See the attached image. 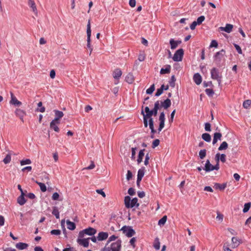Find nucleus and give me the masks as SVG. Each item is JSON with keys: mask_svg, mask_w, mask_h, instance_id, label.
<instances>
[{"mask_svg": "<svg viewBox=\"0 0 251 251\" xmlns=\"http://www.w3.org/2000/svg\"><path fill=\"white\" fill-rule=\"evenodd\" d=\"M141 114L143 116L144 126L147 127L148 126V119L152 118V116H153L151 110L148 106H146L145 109L143 110V106H142Z\"/></svg>", "mask_w": 251, "mask_h": 251, "instance_id": "1", "label": "nucleus"}, {"mask_svg": "<svg viewBox=\"0 0 251 251\" xmlns=\"http://www.w3.org/2000/svg\"><path fill=\"white\" fill-rule=\"evenodd\" d=\"M125 206L127 208H133L134 206L138 207L139 203H138V199L134 198L131 200L129 196H126L124 199Z\"/></svg>", "mask_w": 251, "mask_h": 251, "instance_id": "2", "label": "nucleus"}, {"mask_svg": "<svg viewBox=\"0 0 251 251\" xmlns=\"http://www.w3.org/2000/svg\"><path fill=\"white\" fill-rule=\"evenodd\" d=\"M122 241L118 239L115 242L112 243L110 247L106 245L103 249V251H120L121 249Z\"/></svg>", "mask_w": 251, "mask_h": 251, "instance_id": "3", "label": "nucleus"}, {"mask_svg": "<svg viewBox=\"0 0 251 251\" xmlns=\"http://www.w3.org/2000/svg\"><path fill=\"white\" fill-rule=\"evenodd\" d=\"M211 77L214 80H216L219 85H220L222 81V75L220 73L218 69L216 68H213L210 71Z\"/></svg>", "mask_w": 251, "mask_h": 251, "instance_id": "4", "label": "nucleus"}, {"mask_svg": "<svg viewBox=\"0 0 251 251\" xmlns=\"http://www.w3.org/2000/svg\"><path fill=\"white\" fill-rule=\"evenodd\" d=\"M226 51L222 49L219 51L217 52L214 56V60L215 64L218 66H220V63L221 62L222 58L224 57Z\"/></svg>", "mask_w": 251, "mask_h": 251, "instance_id": "5", "label": "nucleus"}, {"mask_svg": "<svg viewBox=\"0 0 251 251\" xmlns=\"http://www.w3.org/2000/svg\"><path fill=\"white\" fill-rule=\"evenodd\" d=\"M121 230L128 237H131L135 234V230L130 226H123Z\"/></svg>", "mask_w": 251, "mask_h": 251, "instance_id": "6", "label": "nucleus"}, {"mask_svg": "<svg viewBox=\"0 0 251 251\" xmlns=\"http://www.w3.org/2000/svg\"><path fill=\"white\" fill-rule=\"evenodd\" d=\"M184 55V50L182 49L177 50L175 53L173 59L175 62L181 61Z\"/></svg>", "mask_w": 251, "mask_h": 251, "instance_id": "7", "label": "nucleus"}, {"mask_svg": "<svg viewBox=\"0 0 251 251\" xmlns=\"http://www.w3.org/2000/svg\"><path fill=\"white\" fill-rule=\"evenodd\" d=\"M11 100L9 101L10 104L19 107L22 105V102L18 100L12 92H10Z\"/></svg>", "mask_w": 251, "mask_h": 251, "instance_id": "8", "label": "nucleus"}, {"mask_svg": "<svg viewBox=\"0 0 251 251\" xmlns=\"http://www.w3.org/2000/svg\"><path fill=\"white\" fill-rule=\"evenodd\" d=\"M15 114L17 117H18L21 121L24 123V117L26 114V112L20 108H17L15 111Z\"/></svg>", "mask_w": 251, "mask_h": 251, "instance_id": "9", "label": "nucleus"}, {"mask_svg": "<svg viewBox=\"0 0 251 251\" xmlns=\"http://www.w3.org/2000/svg\"><path fill=\"white\" fill-rule=\"evenodd\" d=\"M90 238H84V239H80L78 238L77 239V242L80 245L82 246L85 248H87L89 246V240Z\"/></svg>", "mask_w": 251, "mask_h": 251, "instance_id": "10", "label": "nucleus"}, {"mask_svg": "<svg viewBox=\"0 0 251 251\" xmlns=\"http://www.w3.org/2000/svg\"><path fill=\"white\" fill-rule=\"evenodd\" d=\"M232 248H237L240 244L242 243V240L238 239L237 237H233L231 239Z\"/></svg>", "mask_w": 251, "mask_h": 251, "instance_id": "11", "label": "nucleus"}, {"mask_svg": "<svg viewBox=\"0 0 251 251\" xmlns=\"http://www.w3.org/2000/svg\"><path fill=\"white\" fill-rule=\"evenodd\" d=\"M87 43H91V24L90 20L88 21V24L87 25Z\"/></svg>", "mask_w": 251, "mask_h": 251, "instance_id": "12", "label": "nucleus"}, {"mask_svg": "<svg viewBox=\"0 0 251 251\" xmlns=\"http://www.w3.org/2000/svg\"><path fill=\"white\" fill-rule=\"evenodd\" d=\"M108 237V233L106 232H100L98 234L97 239L99 241H103L106 240Z\"/></svg>", "mask_w": 251, "mask_h": 251, "instance_id": "13", "label": "nucleus"}, {"mask_svg": "<svg viewBox=\"0 0 251 251\" xmlns=\"http://www.w3.org/2000/svg\"><path fill=\"white\" fill-rule=\"evenodd\" d=\"M83 231H84L85 234L86 235L93 236L96 233L97 230L93 227H89L87 228L84 229Z\"/></svg>", "mask_w": 251, "mask_h": 251, "instance_id": "14", "label": "nucleus"}, {"mask_svg": "<svg viewBox=\"0 0 251 251\" xmlns=\"http://www.w3.org/2000/svg\"><path fill=\"white\" fill-rule=\"evenodd\" d=\"M160 102L161 106L163 107L165 109H167L171 105V101L169 98Z\"/></svg>", "mask_w": 251, "mask_h": 251, "instance_id": "15", "label": "nucleus"}, {"mask_svg": "<svg viewBox=\"0 0 251 251\" xmlns=\"http://www.w3.org/2000/svg\"><path fill=\"white\" fill-rule=\"evenodd\" d=\"M203 169L206 172H209L213 171V165L210 163L209 160L207 159L206 160Z\"/></svg>", "mask_w": 251, "mask_h": 251, "instance_id": "16", "label": "nucleus"}, {"mask_svg": "<svg viewBox=\"0 0 251 251\" xmlns=\"http://www.w3.org/2000/svg\"><path fill=\"white\" fill-rule=\"evenodd\" d=\"M193 80L197 85H200L202 81V77L199 73H196L193 76Z\"/></svg>", "mask_w": 251, "mask_h": 251, "instance_id": "17", "label": "nucleus"}, {"mask_svg": "<svg viewBox=\"0 0 251 251\" xmlns=\"http://www.w3.org/2000/svg\"><path fill=\"white\" fill-rule=\"evenodd\" d=\"M122 75V72L119 68L116 69L113 73V76L116 79H119Z\"/></svg>", "mask_w": 251, "mask_h": 251, "instance_id": "18", "label": "nucleus"}, {"mask_svg": "<svg viewBox=\"0 0 251 251\" xmlns=\"http://www.w3.org/2000/svg\"><path fill=\"white\" fill-rule=\"evenodd\" d=\"M233 28V25L227 24L225 27H220V29L221 31H224L226 32V33H230L232 31V29Z\"/></svg>", "mask_w": 251, "mask_h": 251, "instance_id": "19", "label": "nucleus"}, {"mask_svg": "<svg viewBox=\"0 0 251 251\" xmlns=\"http://www.w3.org/2000/svg\"><path fill=\"white\" fill-rule=\"evenodd\" d=\"M125 80L128 84H132L134 80L133 74L131 73H128L126 76Z\"/></svg>", "mask_w": 251, "mask_h": 251, "instance_id": "20", "label": "nucleus"}, {"mask_svg": "<svg viewBox=\"0 0 251 251\" xmlns=\"http://www.w3.org/2000/svg\"><path fill=\"white\" fill-rule=\"evenodd\" d=\"M145 151V149L141 150L138 153V158L137 159V161L138 164L141 163L143 161V158L145 155L144 151Z\"/></svg>", "mask_w": 251, "mask_h": 251, "instance_id": "21", "label": "nucleus"}, {"mask_svg": "<svg viewBox=\"0 0 251 251\" xmlns=\"http://www.w3.org/2000/svg\"><path fill=\"white\" fill-rule=\"evenodd\" d=\"M15 246L18 249L23 250L26 249L28 247V245L26 243L19 242L17 243Z\"/></svg>", "mask_w": 251, "mask_h": 251, "instance_id": "22", "label": "nucleus"}, {"mask_svg": "<svg viewBox=\"0 0 251 251\" xmlns=\"http://www.w3.org/2000/svg\"><path fill=\"white\" fill-rule=\"evenodd\" d=\"M66 224L67 225V228L70 230H73L76 227L75 223L70 221L69 220H67L66 221Z\"/></svg>", "mask_w": 251, "mask_h": 251, "instance_id": "23", "label": "nucleus"}, {"mask_svg": "<svg viewBox=\"0 0 251 251\" xmlns=\"http://www.w3.org/2000/svg\"><path fill=\"white\" fill-rule=\"evenodd\" d=\"M28 5L32 8L33 12L35 13H37V9L35 3L33 0H28Z\"/></svg>", "mask_w": 251, "mask_h": 251, "instance_id": "24", "label": "nucleus"}, {"mask_svg": "<svg viewBox=\"0 0 251 251\" xmlns=\"http://www.w3.org/2000/svg\"><path fill=\"white\" fill-rule=\"evenodd\" d=\"M171 67L170 65H166L165 69L161 68L160 71V73L161 75L169 74L170 73Z\"/></svg>", "mask_w": 251, "mask_h": 251, "instance_id": "25", "label": "nucleus"}, {"mask_svg": "<svg viewBox=\"0 0 251 251\" xmlns=\"http://www.w3.org/2000/svg\"><path fill=\"white\" fill-rule=\"evenodd\" d=\"M214 187L216 189H219L220 190L222 191L224 190L226 187V183H224L223 184H220L216 183H215Z\"/></svg>", "mask_w": 251, "mask_h": 251, "instance_id": "26", "label": "nucleus"}, {"mask_svg": "<svg viewBox=\"0 0 251 251\" xmlns=\"http://www.w3.org/2000/svg\"><path fill=\"white\" fill-rule=\"evenodd\" d=\"M201 138L207 142H210L211 140V135L208 133H203L201 135Z\"/></svg>", "mask_w": 251, "mask_h": 251, "instance_id": "27", "label": "nucleus"}, {"mask_svg": "<svg viewBox=\"0 0 251 251\" xmlns=\"http://www.w3.org/2000/svg\"><path fill=\"white\" fill-rule=\"evenodd\" d=\"M26 202V200L23 195H20L17 199V202L20 205H23Z\"/></svg>", "mask_w": 251, "mask_h": 251, "instance_id": "28", "label": "nucleus"}, {"mask_svg": "<svg viewBox=\"0 0 251 251\" xmlns=\"http://www.w3.org/2000/svg\"><path fill=\"white\" fill-rule=\"evenodd\" d=\"M170 44L171 46V49L172 50L176 49L178 46L177 44L176 43V40L172 38L170 40Z\"/></svg>", "mask_w": 251, "mask_h": 251, "instance_id": "29", "label": "nucleus"}, {"mask_svg": "<svg viewBox=\"0 0 251 251\" xmlns=\"http://www.w3.org/2000/svg\"><path fill=\"white\" fill-rule=\"evenodd\" d=\"M52 214L55 216L56 219L59 218V212L58 211V208L56 206L53 207Z\"/></svg>", "mask_w": 251, "mask_h": 251, "instance_id": "30", "label": "nucleus"}, {"mask_svg": "<svg viewBox=\"0 0 251 251\" xmlns=\"http://www.w3.org/2000/svg\"><path fill=\"white\" fill-rule=\"evenodd\" d=\"M167 220V216L166 215H164L162 218H161L158 222V225L160 226H164L166 223Z\"/></svg>", "mask_w": 251, "mask_h": 251, "instance_id": "31", "label": "nucleus"}, {"mask_svg": "<svg viewBox=\"0 0 251 251\" xmlns=\"http://www.w3.org/2000/svg\"><path fill=\"white\" fill-rule=\"evenodd\" d=\"M145 168L144 167H142L141 169H140L138 171L137 176L139 177L143 178L145 175Z\"/></svg>", "mask_w": 251, "mask_h": 251, "instance_id": "32", "label": "nucleus"}, {"mask_svg": "<svg viewBox=\"0 0 251 251\" xmlns=\"http://www.w3.org/2000/svg\"><path fill=\"white\" fill-rule=\"evenodd\" d=\"M54 112L55 113V118L60 119L64 116L63 112L57 110H54Z\"/></svg>", "mask_w": 251, "mask_h": 251, "instance_id": "33", "label": "nucleus"}, {"mask_svg": "<svg viewBox=\"0 0 251 251\" xmlns=\"http://www.w3.org/2000/svg\"><path fill=\"white\" fill-rule=\"evenodd\" d=\"M36 183L40 186V189L42 192H45L47 191V187L44 183L39 182L37 181H36Z\"/></svg>", "mask_w": 251, "mask_h": 251, "instance_id": "34", "label": "nucleus"}, {"mask_svg": "<svg viewBox=\"0 0 251 251\" xmlns=\"http://www.w3.org/2000/svg\"><path fill=\"white\" fill-rule=\"evenodd\" d=\"M153 247L156 250H158L160 249V242L158 238H156L154 240Z\"/></svg>", "mask_w": 251, "mask_h": 251, "instance_id": "35", "label": "nucleus"}, {"mask_svg": "<svg viewBox=\"0 0 251 251\" xmlns=\"http://www.w3.org/2000/svg\"><path fill=\"white\" fill-rule=\"evenodd\" d=\"M176 81V79L175 76L174 75H173L171 77V79L169 81V84L171 87L174 88L175 87Z\"/></svg>", "mask_w": 251, "mask_h": 251, "instance_id": "36", "label": "nucleus"}, {"mask_svg": "<svg viewBox=\"0 0 251 251\" xmlns=\"http://www.w3.org/2000/svg\"><path fill=\"white\" fill-rule=\"evenodd\" d=\"M50 128L51 129L54 130L55 132H59V128L57 126V124H56L53 123H50Z\"/></svg>", "mask_w": 251, "mask_h": 251, "instance_id": "37", "label": "nucleus"}, {"mask_svg": "<svg viewBox=\"0 0 251 251\" xmlns=\"http://www.w3.org/2000/svg\"><path fill=\"white\" fill-rule=\"evenodd\" d=\"M228 148V144L226 141H224L220 145V147L218 148L219 151H222L224 150H226Z\"/></svg>", "mask_w": 251, "mask_h": 251, "instance_id": "38", "label": "nucleus"}, {"mask_svg": "<svg viewBox=\"0 0 251 251\" xmlns=\"http://www.w3.org/2000/svg\"><path fill=\"white\" fill-rule=\"evenodd\" d=\"M163 87H164V84H162L160 88H158L157 89V91L155 94V97H159V96H160L163 92Z\"/></svg>", "mask_w": 251, "mask_h": 251, "instance_id": "39", "label": "nucleus"}, {"mask_svg": "<svg viewBox=\"0 0 251 251\" xmlns=\"http://www.w3.org/2000/svg\"><path fill=\"white\" fill-rule=\"evenodd\" d=\"M199 155L201 159H203L206 155V150L205 149L201 150L199 151Z\"/></svg>", "mask_w": 251, "mask_h": 251, "instance_id": "40", "label": "nucleus"}, {"mask_svg": "<svg viewBox=\"0 0 251 251\" xmlns=\"http://www.w3.org/2000/svg\"><path fill=\"white\" fill-rule=\"evenodd\" d=\"M251 206V202H247L244 205V208L243 209V212L244 213L247 212L249 209H250Z\"/></svg>", "mask_w": 251, "mask_h": 251, "instance_id": "41", "label": "nucleus"}, {"mask_svg": "<svg viewBox=\"0 0 251 251\" xmlns=\"http://www.w3.org/2000/svg\"><path fill=\"white\" fill-rule=\"evenodd\" d=\"M155 90V86H154V84H153L152 85H151L150 87L149 88H148L147 90H146V93L147 94H152V93L153 92V91H154Z\"/></svg>", "mask_w": 251, "mask_h": 251, "instance_id": "42", "label": "nucleus"}, {"mask_svg": "<svg viewBox=\"0 0 251 251\" xmlns=\"http://www.w3.org/2000/svg\"><path fill=\"white\" fill-rule=\"evenodd\" d=\"M251 105V100H245L243 104V107L246 109L248 108Z\"/></svg>", "mask_w": 251, "mask_h": 251, "instance_id": "43", "label": "nucleus"}, {"mask_svg": "<svg viewBox=\"0 0 251 251\" xmlns=\"http://www.w3.org/2000/svg\"><path fill=\"white\" fill-rule=\"evenodd\" d=\"M11 155L10 154H7L3 159V161L4 163V164H7L10 163V162L11 161Z\"/></svg>", "mask_w": 251, "mask_h": 251, "instance_id": "44", "label": "nucleus"}, {"mask_svg": "<svg viewBox=\"0 0 251 251\" xmlns=\"http://www.w3.org/2000/svg\"><path fill=\"white\" fill-rule=\"evenodd\" d=\"M205 92L209 97H212L214 94V92L212 89L207 88L205 90Z\"/></svg>", "mask_w": 251, "mask_h": 251, "instance_id": "45", "label": "nucleus"}, {"mask_svg": "<svg viewBox=\"0 0 251 251\" xmlns=\"http://www.w3.org/2000/svg\"><path fill=\"white\" fill-rule=\"evenodd\" d=\"M165 120H161L159 121V125L158 129V132H159L162 130V129L164 128L165 126Z\"/></svg>", "mask_w": 251, "mask_h": 251, "instance_id": "46", "label": "nucleus"}, {"mask_svg": "<svg viewBox=\"0 0 251 251\" xmlns=\"http://www.w3.org/2000/svg\"><path fill=\"white\" fill-rule=\"evenodd\" d=\"M205 20V17L204 16H201L197 19L196 21L198 25H201Z\"/></svg>", "mask_w": 251, "mask_h": 251, "instance_id": "47", "label": "nucleus"}, {"mask_svg": "<svg viewBox=\"0 0 251 251\" xmlns=\"http://www.w3.org/2000/svg\"><path fill=\"white\" fill-rule=\"evenodd\" d=\"M118 238V237L115 236V235H113L112 236H111L109 238H108V240L106 244V246H107L109 243H110V242H111V241H114L116 239Z\"/></svg>", "mask_w": 251, "mask_h": 251, "instance_id": "48", "label": "nucleus"}, {"mask_svg": "<svg viewBox=\"0 0 251 251\" xmlns=\"http://www.w3.org/2000/svg\"><path fill=\"white\" fill-rule=\"evenodd\" d=\"M222 137V133L220 132H215L213 135V137L214 138V139H216L217 140H221Z\"/></svg>", "mask_w": 251, "mask_h": 251, "instance_id": "49", "label": "nucleus"}, {"mask_svg": "<svg viewBox=\"0 0 251 251\" xmlns=\"http://www.w3.org/2000/svg\"><path fill=\"white\" fill-rule=\"evenodd\" d=\"M159 143H160V140L158 139H155L153 142H152V148L153 149H154L155 148H156V147H157L159 145Z\"/></svg>", "mask_w": 251, "mask_h": 251, "instance_id": "50", "label": "nucleus"}, {"mask_svg": "<svg viewBox=\"0 0 251 251\" xmlns=\"http://www.w3.org/2000/svg\"><path fill=\"white\" fill-rule=\"evenodd\" d=\"M176 109H174L172 112V113H171V115H170V117L169 118V122L170 123H172L173 122V121H174V116H175V114L176 113Z\"/></svg>", "mask_w": 251, "mask_h": 251, "instance_id": "51", "label": "nucleus"}, {"mask_svg": "<svg viewBox=\"0 0 251 251\" xmlns=\"http://www.w3.org/2000/svg\"><path fill=\"white\" fill-rule=\"evenodd\" d=\"M31 161L29 159H26L25 160H22L20 161V163L21 165H25L26 164H31Z\"/></svg>", "mask_w": 251, "mask_h": 251, "instance_id": "52", "label": "nucleus"}, {"mask_svg": "<svg viewBox=\"0 0 251 251\" xmlns=\"http://www.w3.org/2000/svg\"><path fill=\"white\" fill-rule=\"evenodd\" d=\"M137 150V148H132L131 149V158L132 160H134L135 158V154H136V151Z\"/></svg>", "mask_w": 251, "mask_h": 251, "instance_id": "53", "label": "nucleus"}, {"mask_svg": "<svg viewBox=\"0 0 251 251\" xmlns=\"http://www.w3.org/2000/svg\"><path fill=\"white\" fill-rule=\"evenodd\" d=\"M154 108L157 109L158 110H159L161 108H162V106H161V102H160L159 100H157L154 105Z\"/></svg>", "mask_w": 251, "mask_h": 251, "instance_id": "54", "label": "nucleus"}, {"mask_svg": "<svg viewBox=\"0 0 251 251\" xmlns=\"http://www.w3.org/2000/svg\"><path fill=\"white\" fill-rule=\"evenodd\" d=\"M52 235H59L61 234V231L59 229H53L50 231Z\"/></svg>", "mask_w": 251, "mask_h": 251, "instance_id": "55", "label": "nucleus"}, {"mask_svg": "<svg viewBox=\"0 0 251 251\" xmlns=\"http://www.w3.org/2000/svg\"><path fill=\"white\" fill-rule=\"evenodd\" d=\"M150 155L149 153H147L145 155V159L144 161V164L146 166H147L149 164V160H150Z\"/></svg>", "mask_w": 251, "mask_h": 251, "instance_id": "56", "label": "nucleus"}, {"mask_svg": "<svg viewBox=\"0 0 251 251\" xmlns=\"http://www.w3.org/2000/svg\"><path fill=\"white\" fill-rule=\"evenodd\" d=\"M234 46L239 54H242V50L241 47L236 44H234Z\"/></svg>", "mask_w": 251, "mask_h": 251, "instance_id": "57", "label": "nucleus"}, {"mask_svg": "<svg viewBox=\"0 0 251 251\" xmlns=\"http://www.w3.org/2000/svg\"><path fill=\"white\" fill-rule=\"evenodd\" d=\"M204 129L206 131H211V124L209 123H206L204 124Z\"/></svg>", "mask_w": 251, "mask_h": 251, "instance_id": "58", "label": "nucleus"}, {"mask_svg": "<svg viewBox=\"0 0 251 251\" xmlns=\"http://www.w3.org/2000/svg\"><path fill=\"white\" fill-rule=\"evenodd\" d=\"M148 126H149V128L154 127V121L153 118L148 119Z\"/></svg>", "mask_w": 251, "mask_h": 251, "instance_id": "59", "label": "nucleus"}, {"mask_svg": "<svg viewBox=\"0 0 251 251\" xmlns=\"http://www.w3.org/2000/svg\"><path fill=\"white\" fill-rule=\"evenodd\" d=\"M132 173L130 170H128L126 176V178L127 180H130L132 177Z\"/></svg>", "mask_w": 251, "mask_h": 251, "instance_id": "60", "label": "nucleus"}, {"mask_svg": "<svg viewBox=\"0 0 251 251\" xmlns=\"http://www.w3.org/2000/svg\"><path fill=\"white\" fill-rule=\"evenodd\" d=\"M59 195L58 193L55 192L52 196V200L53 201H57L59 199Z\"/></svg>", "mask_w": 251, "mask_h": 251, "instance_id": "61", "label": "nucleus"}, {"mask_svg": "<svg viewBox=\"0 0 251 251\" xmlns=\"http://www.w3.org/2000/svg\"><path fill=\"white\" fill-rule=\"evenodd\" d=\"M203 84V86L204 87H206L208 86H210V87L213 86V85L211 81H209L208 82L204 81Z\"/></svg>", "mask_w": 251, "mask_h": 251, "instance_id": "62", "label": "nucleus"}, {"mask_svg": "<svg viewBox=\"0 0 251 251\" xmlns=\"http://www.w3.org/2000/svg\"><path fill=\"white\" fill-rule=\"evenodd\" d=\"M218 46V42L216 40H212L210 43V47L217 48Z\"/></svg>", "mask_w": 251, "mask_h": 251, "instance_id": "63", "label": "nucleus"}, {"mask_svg": "<svg viewBox=\"0 0 251 251\" xmlns=\"http://www.w3.org/2000/svg\"><path fill=\"white\" fill-rule=\"evenodd\" d=\"M223 215L221 214L219 212H217V216L216 217V219L220 221H222L223 220Z\"/></svg>", "mask_w": 251, "mask_h": 251, "instance_id": "64", "label": "nucleus"}]
</instances>
